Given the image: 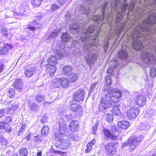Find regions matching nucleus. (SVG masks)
<instances>
[{"mask_svg":"<svg viewBox=\"0 0 156 156\" xmlns=\"http://www.w3.org/2000/svg\"><path fill=\"white\" fill-rule=\"evenodd\" d=\"M150 15L146 21L138 24L128 35V39L133 40L132 47L137 51L143 50L142 59L146 64L155 63L156 54V14L148 12Z\"/></svg>","mask_w":156,"mask_h":156,"instance_id":"obj_1","label":"nucleus"},{"mask_svg":"<svg viewBox=\"0 0 156 156\" xmlns=\"http://www.w3.org/2000/svg\"><path fill=\"white\" fill-rule=\"evenodd\" d=\"M96 27V26H91L87 30H82V34L81 37V40L84 42L83 44L85 51L87 53L85 59L86 62L89 65L93 64L98 58V55L96 54L92 53V48L91 47L93 46H97L98 44V37L99 33L100 28L98 27L97 28V31L94 37L93 36L92 37L91 36V33Z\"/></svg>","mask_w":156,"mask_h":156,"instance_id":"obj_2","label":"nucleus"},{"mask_svg":"<svg viewBox=\"0 0 156 156\" xmlns=\"http://www.w3.org/2000/svg\"><path fill=\"white\" fill-rule=\"evenodd\" d=\"M105 96L102 98L100 101L98 108L100 112H103L112 105L111 101L113 103H118L122 96V93L117 89H113L108 86L104 90Z\"/></svg>","mask_w":156,"mask_h":156,"instance_id":"obj_3","label":"nucleus"},{"mask_svg":"<svg viewBox=\"0 0 156 156\" xmlns=\"http://www.w3.org/2000/svg\"><path fill=\"white\" fill-rule=\"evenodd\" d=\"M94 0H83V2H87L88 3L92 2ZM126 0H112V2L111 5L112 10L117 12L116 20L115 22V26H119L122 19L125 14V12L128 6L126 3Z\"/></svg>","mask_w":156,"mask_h":156,"instance_id":"obj_4","label":"nucleus"},{"mask_svg":"<svg viewBox=\"0 0 156 156\" xmlns=\"http://www.w3.org/2000/svg\"><path fill=\"white\" fill-rule=\"evenodd\" d=\"M144 136L140 135L139 136H131L125 142L122 144V147L130 146L129 148L132 150L135 149L139 144L140 142L143 139Z\"/></svg>","mask_w":156,"mask_h":156,"instance_id":"obj_5","label":"nucleus"},{"mask_svg":"<svg viewBox=\"0 0 156 156\" xmlns=\"http://www.w3.org/2000/svg\"><path fill=\"white\" fill-rule=\"evenodd\" d=\"M111 130L105 129L103 130V133L105 138L112 140H116L119 135V132L117 131L116 128L115 126H112L111 127Z\"/></svg>","mask_w":156,"mask_h":156,"instance_id":"obj_6","label":"nucleus"},{"mask_svg":"<svg viewBox=\"0 0 156 156\" xmlns=\"http://www.w3.org/2000/svg\"><path fill=\"white\" fill-rule=\"evenodd\" d=\"M54 86L55 87H59L62 86L63 88H67L69 85V83L68 79L65 77L56 78L53 80Z\"/></svg>","mask_w":156,"mask_h":156,"instance_id":"obj_7","label":"nucleus"},{"mask_svg":"<svg viewBox=\"0 0 156 156\" xmlns=\"http://www.w3.org/2000/svg\"><path fill=\"white\" fill-rule=\"evenodd\" d=\"M118 146V144L112 142L108 144L105 146V149L108 154L110 155H113L115 154Z\"/></svg>","mask_w":156,"mask_h":156,"instance_id":"obj_8","label":"nucleus"},{"mask_svg":"<svg viewBox=\"0 0 156 156\" xmlns=\"http://www.w3.org/2000/svg\"><path fill=\"white\" fill-rule=\"evenodd\" d=\"M140 112V109L137 107H133L129 108L127 111L126 115L130 119L135 118Z\"/></svg>","mask_w":156,"mask_h":156,"instance_id":"obj_9","label":"nucleus"},{"mask_svg":"<svg viewBox=\"0 0 156 156\" xmlns=\"http://www.w3.org/2000/svg\"><path fill=\"white\" fill-rule=\"evenodd\" d=\"M59 125V131L61 134L64 135L67 133L68 128L66 122L62 118H60L58 122Z\"/></svg>","mask_w":156,"mask_h":156,"instance_id":"obj_10","label":"nucleus"},{"mask_svg":"<svg viewBox=\"0 0 156 156\" xmlns=\"http://www.w3.org/2000/svg\"><path fill=\"white\" fill-rule=\"evenodd\" d=\"M108 4V2H106L104 4H103L101 7V11L102 12V16L101 17L99 16H95L93 17V20H94L97 23H100L101 22L105 17V11L107 8V6Z\"/></svg>","mask_w":156,"mask_h":156,"instance_id":"obj_11","label":"nucleus"},{"mask_svg":"<svg viewBox=\"0 0 156 156\" xmlns=\"http://www.w3.org/2000/svg\"><path fill=\"white\" fill-rule=\"evenodd\" d=\"M85 95V93L83 89H79L74 94L73 100L76 101H80L83 100L84 97Z\"/></svg>","mask_w":156,"mask_h":156,"instance_id":"obj_12","label":"nucleus"},{"mask_svg":"<svg viewBox=\"0 0 156 156\" xmlns=\"http://www.w3.org/2000/svg\"><path fill=\"white\" fill-rule=\"evenodd\" d=\"M58 145L63 149H67L71 146L70 141L68 139H61L58 140L56 142Z\"/></svg>","mask_w":156,"mask_h":156,"instance_id":"obj_13","label":"nucleus"},{"mask_svg":"<svg viewBox=\"0 0 156 156\" xmlns=\"http://www.w3.org/2000/svg\"><path fill=\"white\" fill-rule=\"evenodd\" d=\"M35 66H28L25 68L24 71L25 76L27 77H30L37 70Z\"/></svg>","mask_w":156,"mask_h":156,"instance_id":"obj_14","label":"nucleus"},{"mask_svg":"<svg viewBox=\"0 0 156 156\" xmlns=\"http://www.w3.org/2000/svg\"><path fill=\"white\" fill-rule=\"evenodd\" d=\"M146 102L145 97L142 94L137 96L135 100L136 104L139 106H143L145 105Z\"/></svg>","mask_w":156,"mask_h":156,"instance_id":"obj_15","label":"nucleus"},{"mask_svg":"<svg viewBox=\"0 0 156 156\" xmlns=\"http://www.w3.org/2000/svg\"><path fill=\"white\" fill-rule=\"evenodd\" d=\"M12 46L10 44H5L4 46H1L0 48V55H3L7 54L9 50L11 49Z\"/></svg>","mask_w":156,"mask_h":156,"instance_id":"obj_16","label":"nucleus"},{"mask_svg":"<svg viewBox=\"0 0 156 156\" xmlns=\"http://www.w3.org/2000/svg\"><path fill=\"white\" fill-rule=\"evenodd\" d=\"M79 122L78 121H72L70 122L69 126L70 130L72 132H75L78 130Z\"/></svg>","mask_w":156,"mask_h":156,"instance_id":"obj_17","label":"nucleus"},{"mask_svg":"<svg viewBox=\"0 0 156 156\" xmlns=\"http://www.w3.org/2000/svg\"><path fill=\"white\" fill-rule=\"evenodd\" d=\"M72 67L71 66H66L62 68V73L65 75L68 76L72 72Z\"/></svg>","mask_w":156,"mask_h":156,"instance_id":"obj_18","label":"nucleus"},{"mask_svg":"<svg viewBox=\"0 0 156 156\" xmlns=\"http://www.w3.org/2000/svg\"><path fill=\"white\" fill-rule=\"evenodd\" d=\"M49 65L50 66H55L57 63V59L54 55H51L49 58L48 60Z\"/></svg>","mask_w":156,"mask_h":156,"instance_id":"obj_19","label":"nucleus"},{"mask_svg":"<svg viewBox=\"0 0 156 156\" xmlns=\"http://www.w3.org/2000/svg\"><path fill=\"white\" fill-rule=\"evenodd\" d=\"M1 33L4 37L10 38L12 36V34L10 30H8L6 28H3L1 30Z\"/></svg>","mask_w":156,"mask_h":156,"instance_id":"obj_20","label":"nucleus"},{"mask_svg":"<svg viewBox=\"0 0 156 156\" xmlns=\"http://www.w3.org/2000/svg\"><path fill=\"white\" fill-rule=\"evenodd\" d=\"M77 22H73L72 23L69 27V30L71 33H73V31L75 30L76 32L79 31V27L77 24Z\"/></svg>","mask_w":156,"mask_h":156,"instance_id":"obj_21","label":"nucleus"},{"mask_svg":"<svg viewBox=\"0 0 156 156\" xmlns=\"http://www.w3.org/2000/svg\"><path fill=\"white\" fill-rule=\"evenodd\" d=\"M118 125L119 127L123 129H126L129 126V123L125 121L119 122Z\"/></svg>","mask_w":156,"mask_h":156,"instance_id":"obj_22","label":"nucleus"},{"mask_svg":"<svg viewBox=\"0 0 156 156\" xmlns=\"http://www.w3.org/2000/svg\"><path fill=\"white\" fill-rule=\"evenodd\" d=\"M23 86L22 82L19 79L16 80L14 84V87L18 89L20 92L22 90V87Z\"/></svg>","mask_w":156,"mask_h":156,"instance_id":"obj_23","label":"nucleus"},{"mask_svg":"<svg viewBox=\"0 0 156 156\" xmlns=\"http://www.w3.org/2000/svg\"><path fill=\"white\" fill-rule=\"evenodd\" d=\"M71 37L68 33H65L63 34L61 36V40L64 43L68 42H69Z\"/></svg>","mask_w":156,"mask_h":156,"instance_id":"obj_24","label":"nucleus"},{"mask_svg":"<svg viewBox=\"0 0 156 156\" xmlns=\"http://www.w3.org/2000/svg\"><path fill=\"white\" fill-rule=\"evenodd\" d=\"M111 111L112 115H119L121 114L120 110L117 106H113Z\"/></svg>","mask_w":156,"mask_h":156,"instance_id":"obj_25","label":"nucleus"},{"mask_svg":"<svg viewBox=\"0 0 156 156\" xmlns=\"http://www.w3.org/2000/svg\"><path fill=\"white\" fill-rule=\"evenodd\" d=\"M48 72L49 73L51 76H53L56 72V67L55 66L48 65L47 67Z\"/></svg>","mask_w":156,"mask_h":156,"instance_id":"obj_26","label":"nucleus"},{"mask_svg":"<svg viewBox=\"0 0 156 156\" xmlns=\"http://www.w3.org/2000/svg\"><path fill=\"white\" fill-rule=\"evenodd\" d=\"M68 79L70 82H73L76 81L78 79V75L75 73H73L69 75L68 76Z\"/></svg>","mask_w":156,"mask_h":156,"instance_id":"obj_27","label":"nucleus"},{"mask_svg":"<svg viewBox=\"0 0 156 156\" xmlns=\"http://www.w3.org/2000/svg\"><path fill=\"white\" fill-rule=\"evenodd\" d=\"M28 5L27 2H24L23 3L20 9V14L22 15H23V14L22 13L23 12H24L27 10L28 9Z\"/></svg>","mask_w":156,"mask_h":156,"instance_id":"obj_28","label":"nucleus"},{"mask_svg":"<svg viewBox=\"0 0 156 156\" xmlns=\"http://www.w3.org/2000/svg\"><path fill=\"white\" fill-rule=\"evenodd\" d=\"M119 56L122 59H126L128 58V55L126 50L122 49L119 52Z\"/></svg>","mask_w":156,"mask_h":156,"instance_id":"obj_29","label":"nucleus"},{"mask_svg":"<svg viewBox=\"0 0 156 156\" xmlns=\"http://www.w3.org/2000/svg\"><path fill=\"white\" fill-rule=\"evenodd\" d=\"M29 109L34 112L37 111L39 109V107L36 103H34L29 105Z\"/></svg>","mask_w":156,"mask_h":156,"instance_id":"obj_30","label":"nucleus"},{"mask_svg":"<svg viewBox=\"0 0 156 156\" xmlns=\"http://www.w3.org/2000/svg\"><path fill=\"white\" fill-rule=\"evenodd\" d=\"M95 140H93L87 144V148L85 150V152L86 153L89 152L92 149V146L95 143Z\"/></svg>","mask_w":156,"mask_h":156,"instance_id":"obj_31","label":"nucleus"},{"mask_svg":"<svg viewBox=\"0 0 156 156\" xmlns=\"http://www.w3.org/2000/svg\"><path fill=\"white\" fill-rule=\"evenodd\" d=\"M0 129H6L7 131L9 130L10 127L6 122H0Z\"/></svg>","mask_w":156,"mask_h":156,"instance_id":"obj_32","label":"nucleus"},{"mask_svg":"<svg viewBox=\"0 0 156 156\" xmlns=\"http://www.w3.org/2000/svg\"><path fill=\"white\" fill-rule=\"evenodd\" d=\"M42 1V0H31V2L34 7H37L41 5Z\"/></svg>","mask_w":156,"mask_h":156,"instance_id":"obj_33","label":"nucleus"},{"mask_svg":"<svg viewBox=\"0 0 156 156\" xmlns=\"http://www.w3.org/2000/svg\"><path fill=\"white\" fill-rule=\"evenodd\" d=\"M31 24L30 25L27 27V28L33 31L35 30V28L38 27H37L38 25V23L36 21H34L32 22L31 23Z\"/></svg>","mask_w":156,"mask_h":156,"instance_id":"obj_34","label":"nucleus"},{"mask_svg":"<svg viewBox=\"0 0 156 156\" xmlns=\"http://www.w3.org/2000/svg\"><path fill=\"white\" fill-rule=\"evenodd\" d=\"M56 54L57 55L58 58H60L65 55V50L63 49L57 50Z\"/></svg>","mask_w":156,"mask_h":156,"instance_id":"obj_35","label":"nucleus"},{"mask_svg":"<svg viewBox=\"0 0 156 156\" xmlns=\"http://www.w3.org/2000/svg\"><path fill=\"white\" fill-rule=\"evenodd\" d=\"M80 107V105H78L76 103H73V104H70V107H69L70 109L73 111L75 112L79 109Z\"/></svg>","mask_w":156,"mask_h":156,"instance_id":"obj_36","label":"nucleus"},{"mask_svg":"<svg viewBox=\"0 0 156 156\" xmlns=\"http://www.w3.org/2000/svg\"><path fill=\"white\" fill-rule=\"evenodd\" d=\"M60 29L55 30L48 37V39H50L56 37L58 34Z\"/></svg>","mask_w":156,"mask_h":156,"instance_id":"obj_37","label":"nucleus"},{"mask_svg":"<svg viewBox=\"0 0 156 156\" xmlns=\"http://www.w3.org/2000/svg\"><path fill=\"white\" fill-rule=\"evenodd\" d=\"M19 153L21 156H27L28 151L27 149L23 148L19 150Z\"/></svg>","mask_w":156,"mask_h":156,"instance_id":"obj_38","label":"nucleus"},{"mask_svg":"<svg viewBox=\"0 0 156 156\" xmlns=\"http://www.w3.org/2000/svg\"><path fill=\"white\" fill-rule=\"evenodd\" d=\"M15 94V91L14 89L10 88L8 92V95L10 98H12Z\"/></svg>","mask_w":156,"mask_h":156,"instance_id":"obj_39","label":"nucleus"},{"mask_svg":"<svg viewBox=\"0 0 156 156\" xmlns=\"http://www.w3.org/2000/svg\"><path fill=\"white\" fill-rule=\"evenodd\" d=\"M35 98L36 101L38 102H42L44 100V96L41 95L36 96L35 97Z\"/></svg>","mask_w":156,"mask_h":156,"instance_id":"obj_40","label":"nucleus"},{"mask_svg":"<svg viewBox=\"0 0 156 156\" xmlns=\"http://www.w3.org/2000/svg\"><path fill=\"white\" fill-rule=\"evenodd\" d=\"M125 25H123L121 27L118 28L117 30L115 32V34L117 36H119L122 30L124 29Z\"/></svg>","mask_w":156,"mask_h":156,"instance_id":"obj_41","label":"nucleus"},{"mask_svg":"<svg viewBox=\"0 0 156 156\" xmlns=\"http://www.w3.org/2000/svg\"><path fill=\"white\" fill-rule=\"evenodd\" d=\"M49 131V128L47 126H44L41 130L42 134L43 135H46Z\"/></svg>","mask_w":156,"mask_h":156,"instance_id":"obj_42","label":"nucleus"},{"mask_svg":"<svg viewBox=\"0 0 156 156\" xmlns=\"http://www.w3.org/2000/svg\"><path fill=\"white\" fill-rule=\"evenodd\" d=\"M136 0H132L129 6L128 9L129 11H132L134 8V5Z\"/></svg>","mask_w":156,"mask_h":156,"instance_id":"obj_43","label":"nucleus"},{"mask_svg":"<svg viewBox=\"0 0 156 156\" xmlns=\"http://www.w3.org/2000/svg\"><path fill=\"white\" fill-rule=\"evenodd\" d=\"M106 120L109 122H111L113 120V117L111 115L106 114L105 116Z\"/></svg>","mask_w":156,"mask_h":156,"instance_id":"obj_44","label":"nucleus"},{"mask_svg":"<svg viewBox=\"0 0 156 156\" xmlns=\"http://www.w3.org/2000/svg\"><path fill=\"white\" fill-rule=\"evenodd\" d=\"M106 20L110 26L112 25V20L111 19V16L110 15L109 13L108 14V16L106 18Z\"/></svg>","mask_w":156,"mask_h":156,"instance_id":"obj_45","label":"nucleus"},{"mask_svg":"<svg viewBox=\"0 0 156 156\" xmlns=\"http://www.w3.org/2000/svg\"><path fill=\"white\" fill-rule=\"evenodd\" d=\"M150 74L153 77L156 76V70L154 67H152L151 68Z\"/></svg>","mask_w":156,"mask_h":156,"instance_id":"obj_46","label":"nucleus"},{"mask_svg":"<svg viewBox=\"0 0 156 156\" xmlns=\"http://www.w3.org/2000/svg\"><path fill=\"white\" fill-rule=\"evenodd\" d=\"M43 140L41 137L39 136H34V140L36 142L39 143L41 142Z\"/></svg>","mask_w":156,"mask_h":156,"instance_id":"obj_47","label":"nucleus"},{"mask_svg":"<svg viewBox=\"0 0 156 156\" xmlns=\"http://www.w3.org/2000/svg\"><path fill=\"white\" fill-rule=\"evenodd\" d=\"M48 118L47 117V115L46 114L43 115L41 117V123L43 124L46 122H47Z\"/></svg>","mask_w":156,"mask_h":156,"instance_id":"obj_48","label":"nucleus"},{"mask_svg":"<svg viewBox=\"0 0 156 156\" xmlns=\"http://www.w3.org/2000/svg\"><path fill=\"white\" fill-rule=\"evenodd\" d=\"M18 107V105L16 103H13L10 108V110L12 111L16 110Z\"/></svg>","mask_w":156,"mask_h":156,"instance_id":"obj_49","label":"nucleus"},{"mask_svg":"<svg viewBox=\"0 0 156 156\" xmlns=\"http://www.w3.org/2000/svg\"><path fill=\"white\" fill-rule=\"evenodd\" d=\"M105 80L106 82L107 85H110L111 83L112 80L111 79V77L109 76H106L105 78Z\"/></svg>","mask_w":156,"mask_h":156,"instance_id":"obj_50","label":"nucleus"},{"mask_svg":"<svg viewBox=\"0 0 156 156\" xmlns=\"http://www.w3.org/2000/svg\"><path fill=\"white\" fill-rule=\"evenodd\" d=\"M98 124L96 123L94 126L92 128V133L94 135H95L96 133V131L97 129V126Z\"/></svg>","mask_w":156,"mask_h":156,"instance_id":"obj_51","label":"nucleus"},{"mask_svg":"<svg viewBox=\"0 0 156 156\" xmlns=\"http://www.w3.org/2000/svg\"><path fill=\"white\" fill-rule=\"evenodd\" d=\"M98 82H96L95 83H93L91 85V87H90V90L91 91L93 90L94 89L96 85L97 84Z\"/></svg>","mask_w":156,"mask_h":156,"instance_id":"obj_52","label":"nucleus"},{"mask_svg":"<svg viewBox=\"0 0 156 156\" xmlns=\"http://www.w3.org/2000/svg\"><path fill=\"white\" fill-rule=\"evenodd\" d=\"M58 8V6L55 4L52 5L51 7V9L53 11H54Z\"/></svg>","mask_w":156,"mask_h":156,"instance_id":"obj_53","label":"nucleus"},{"mask_svg":"<svg viewBox=\"0 0 156 156\" xmlns=\"http://www.w3.org/2000/svg\"><path fill=\"white\" fill-rule=\"evenodd\" d=\"M67 0H58V2L60 5L64 4Z\"/></svg>","mask_w":156,"mask_h":156,"instance_id":"obj_54","label":"nucleus"},{"mask_svg":"<svg viewBox=\"0 0 156 156\" xmlns=\"http://www.w3.org/2000/svg\"><path fill=\"white\" fill-rule=\"evenodd\" d=\"M5 110L2 109L0 110V118L3 117L4 115Z\"/></svg>","mask_w":156,"mask_h":156,"instance_id":"obj_55","label":"nucleus"},{"mask_svg":"<svg viewBox=\"0 0 156 156\" xmlns=\"http://www.w3.org/2000/svg\"><path fill=\"white\" fill-rule=\"evenodd\" d=\"M146 9H144L143 11H142L141 12V11H140V12H139L138 15L139 16V18H140V16L141 15H143V14L144 13H145V14L146 13V12H145L146 11Z\"/></svg>","mask_w":156,"mask_h":156,"instance_id":"obj_56","label":"nucleus"},{"mask_svg":"<svg viewBox=\"0 0 156 156\" xmlns=\"http://www.w3.org/2000/svg\"><path fill=\"white\" fill-rule=\"evenodd\" d=\"M66 118L68 121H70L72 118V116L70 114L66 116Z\"/></svg>","mask_w":156,"mask_h":156,"instance_id":"obj_57","label":"nucleus"},{"mask_svg":"<svg viewBox=\"0 0 156 156\" xmlns=\"http://www.w3.org/2000/svg\"><path fill=\"white\" fill-rule=\"evenodd\" d=\"M84 11L86 14L88 16L89 14L90 13V9H85V10H84Z\"/></svg>","mask_w":156,"mask_h":156,"instance_id":"obj_58","label":"nucleus"},{"mask_svg":"<svg viewBox=\"0 0 156 156\" xmlns=\"http://www.w3.org/2000/svg\"><path fill=\"white\" fill-rule=\"evenodd\" d=\"M20 40L23 41H27V42L28 41V40L27 39L25 36H24L23 37H22V38H20Z\"/></svg>","mask_w":156,"mask_h":156,"instance_id":"obj_59","label":"nucleus"},{"mask_svg":"<svg viewBox=\"0 0 156 156\" xmlns=\"http://www.w3.org/2000/svg\"><path fill=\"white\" fill-rule=\"evenodd\" d=\"M4 69V67L2 64H0V73H1Z\"/></svg>","mask_w":156,"mask_h":156,"instance_id":"obj_60","label":"nucleus"},{"mask_svg":"<svg viewBox=\"0 0 156 156\" xmlns=\"http://www.w3.org/2000/svg\"><path fill=\"white\" fill-rule=\"evenodd\" d=\"M11 117H7L6 118V121L8 122H11Z\"/></svg>","mask_w":156,"mask_h":156,"instance_id":"obj_61","label":"nucleus"},{"mask_svg":"<svg viewBox=\"0 0 156 156\" xmlns=\"http://www.w3.org/2000/svg\"><path fill=\"white\" fill-rule=\"evenodd\" d=\"M115 63V65L114 66V67L116 68L118 65L119 64V62L118 61H115V62H114Z\"/></svg>","mask_w":156,"mask_h":156,"instance_id":"obj_62","label":"nucleus"},{"mask_svg":"<svg viewBox=\"0 0 156 156\" xmlns=\"http://www.w3.org/2000/svg\"><path fill=\"white\" fill-rule=\"evenodd\" d=\"M9 12V14L11 15L9 16L11 17L14 15V12L12 11H10Z\"/></svg>","mask_w":156,"mask_h":156,"instance_id":"obj_63","label":"nucleus"},{"mask_svg":"<svg viewBox=\"0 0 156 156\" xmlns=\"http://www.w3.org/2000/svg\"><path fill=\"white\" fill-rule=\"evenodd\" d=\"M114 69L111 68L108 69L107 70V72L109 73H112V72Z\"/></svg>","mask_w":156,"mask_h":156,"instance_id":"obj_64","label":"nucleus"}]
</instances>
